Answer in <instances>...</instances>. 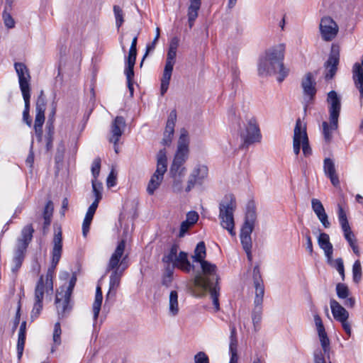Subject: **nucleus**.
<instances>
[{"label": "nucleus", "instance_id": "f257e3e1", "mask_svg": "<svg viewBox=\"0 0 363 363\" xmlns=\"http://www.w3.org/2000/svg\"><path fill=\"white\" fill-rule=\"evenodd\" d=\"M202 274H197L194 278V285L203 292L208 291L212 299L215 311L220 310L219 276L217 274V267L206 260L199 262Z\"/></svg>", "mask_w": 363, "mask_h": 363}, {"label": "nucleus", "instance_id": "f03ea898", "mask_svg": "<svg viewBox=\"0 0 363 363\" xmlns=\"http://www.w3.org/2000/svg\"><path fill=\"white\" fill-rule=\"evenodd\" d=\"M285 45L279 44L269 49L265 56L260 57L258 64V73L260 76L279 74L277 80L281 82L288 75L289 71L284 66Z\"/></svg>", "mask_w": 363, "mask_h": 363}, {"label": "nucleus", "instance_id": "7ed1b4c3", "mask_svg": "<svg viewBox=\"0 0 363 363\" xmlns=\"http://www.w3.org/2000/svg\"><path fill=\"white\" fill-rule=\"evenodd\" d=\"M236 208L235 198L233 194L226 195L219 205V219L221 226L231 235H235L234 211Z\"/></svg>", "mask_w": 363, "mask_h": 363}, {"label": "nucleus", "instance_id": "20e7f679", "mask_svg": "<svg viewBox=\"0 0 363 363\" xmlns=\"http://www.w3.org/2000/svg\"><path fill=\"white\" fill-rule=\"evenodd\" d=\"M189 139L188 136V131L186 129L182 128L180 131L177 150L170 167L172 171H177V169L186 170V167H184V164L188 160L189 155Z\"/></svg>", "mask_w": 363, "mask_h": 363}, {"label": "nucleus", "instance_id": "39448f33", "mask_svg": "<svg viewBox=\"0 0 363 363\" xmlns=\"http://www.w3.org/2000/svg\"><path fill=\"white\" fill-rule=\"evenodd\" d=\"M165 149L160 150L157 155V168L152 175L147 186L149 195H153L159 188L164 179V174L167 169V158Z\"/></svg>", "mask_w": 363, "mask_h": 363}, {"label": "nucleus", "instance_id": "423d86ee", "mask_svg": "<svg viewBox=\"0 0 363 363\" xmlns=\"http://www.w3.org/2000/svg\"><path fill=\"white\" fill-rule=\"evenodd\" d=\"M62 252V231L60 229L57 233H55L52 240V250L51 252L52 261L51 266L48 269L45 279L44 281L47 282V287L50 290H53V282H52V274L54 270L60 262Z\"/></svg>", "mask_w": 363, "mask_h": 363}, {"label": "nucleus", "instance_id": "0eeeda50", "mask_svg": "<svg viewBox=\"0 0 363 363\" xmlns=\"http://www.w3.org/2000/svg\"><path fill=\"white\" fill-rule=\"evenodd\" d=\"M125 247V240H121L111 255L109 262L106 267V272L114 271L116 269H120L125 271L128 268V264L126 259L128 255L123 257L124 251Z\"/></svg>", "mask_w": 363, "mask_h": 363}, {"label": "nucleus", "instance_id": "6e6552de", "mask_svg": "<svg viewBox=\"0 0 363 363\" xmlns=\"http://www.w3.org/2000/svg\"><path fill=\"white\" fill-rule=\"evenodd\" d=\"M177 50L168 49L165 65L161 78L160 93L162 96L167 91L172 77L173 68L176 62Z\"/></svg>", "mask_w": 363, "mask_h": 363}, {"label": "nucleus", "instance_id": "1a4fd4ad", "mask_svg": "<svg viewBox=\"0 0 363 363\" xmlns=\"http://www.w3.org/2000/svg\"><path fill=\"white\" fill-rule=\"evenodd\" d=\"M243 140L242 147H248L250 145L260 142L262 135L257 121L252 118L248 120L245 131L240 134Z\"/></svg>", "mask_w": 363, "mask_h": 363}, {"label": "nucleus", "instance_id": "9d476101", "mask_svg": "<svg viewBox=\"0 0 363 363\" xmlns=\"http://www.w3.org/2000/svg\"><path fill=\"white\" fill-rule=\"evenodd\" d=\"M327 101L330 104L328 108L330 122L333 128L337 129L338 118L341 110L340 98L338 96L336 91H330L328 94Z\"/></svg>", "mask_w": 363, "mask_h": 363}, {"label": "nucleus", "instance_id": "9b49d317", "mask_svg": "<svg viewBox=\"0 0 363 363\" xmlns=\"http://www.w3.org/2000/svg\"><path fill=\"white\" fill-rule=\"evenodd\" d=\"M257 220L255 204L253 201H250L247 205V211L245 222L242 226L240 237H251Z\"/></svg>", "mask_w": 363, "mask_h": 363}, {"label": "nucleus", "instance_id": "f8f14e48", "mask_svg": "<svg viewBox=\"0 0 363 363\" xmlns=\"http://www.w3.org/2000/svg\"><path fill=\"white\" fill-rule=\"evenodd\" d=\"M318 337L320 339V345L322 347L321 350H316L314 352V363H327V360H330V340L327 335L325 330L318 332Z\"/></svg>", "mask_w": 363, "mask_h": 363}, {"label": "nucleus", "instance_id": "ddd939ff", "mask_svg": "<svg viewBox=\"0 0 363 363\" xmlns=\"http://www.w3.org/2000/svg\"><path fill=\"white\" fill-rule=\"evenodd\" d=\"M340 60L339 47L333 45L328 59L324 63V77L325 80H330L334 77L337 70V65Z\"/></svg>", "mask_w": 363, "mask_h": 363}, {"label": "nucleus", "instance_id": "4468645a", "mask_svg": "<svg viewBox=\"0 0 363 363\" xmlns=\"http://www.w3.org/2000/svg\"><path fill=\"white\" fill-rule=\"evenodd\" d=\"M14 67L18 77L20 89L22 95L30 94V86L29 81L30 76L27 67L22 62H16Z\"/></svg>", "mask_w": 363, "mask_h": 363}, {"label": "nucleus", "instance_id": "2eb2a0df", "mask_svg": "<svg viewBox=\"0 0 363 363\" xmlns=\"http://www.w3.org/2000/svg\"><path fill=\"white\" fill-rule=\"evenodd\" d=\"M320 30L323 39L325 41H331L337 34L338 26L333 18L325 16L320 21Z\"/></svg>", "mask_w": 363, "mask_h": 363}, {"label": "nucleus", "instance_id": "dca6fc26", "mask_svg": "<svg viewBox=\"0 0 363 363\" xmlns=\"http://www.w3.org/2000/svg\"><path fill=\"white\" fill-rule=\"evenodd\" d=\"M208 173V169L207 166L203 164H197L192 172H191L188 182L187 186L185 189L186 192L190 191L195 184H201L203 181L207 177Z\"/></svg>", "mask_w": 363, "mask_h": 363}, {"label": "nucleus", "instance_id": "f3484780", "mask_svg": "<svg viewBox=\"0 0 363 363\" xmlns=\"http://www.w3.org/2000/svg\"><path fill=\"white\" fill-rule=\"evenodd\" d=\"M71 296L63 291H57L55 303L60 318H63L71 311L72 307L70 303Z\"/></svg>", "mask_w": 363, "mask_h": 363}, {"label": "nucleus", "instance_id": "a211bd4d", "mask_svg": "<svg viewBox=\"0 0 363 363\" xmlns=\"http://www.w3.org/2000/svg\"><path fill=\"white\" fill-rule=\"evenodd\" d=\"M253 282L255 289V297L254 303L256 307H259L262 306L263 302L264 286L259 267L257 266L255 267L253 269Z\"/></svg>", "mask_w": 363, "mask_h": 363}, {"label": "nucleus", "instance_id": "6ab92c4d", "mask_svg": "<svg viewBox=\"0 0 363 363\" xmlns=\"http://www.w3.org/2000/svg\"><path fill=\"white\" fill-rule=\"evenodd\" d=\"M125 127V121L123 116H116L111 124V138L109 139L111 143L115 145V151L117 153L118 149L116 145L122 135L124 128Z\"/></svg>", "mask_w": 363, "mask_h": 363}, {"label": "nucleus", "instance_id": "aec40b11", "mask_svg": "<svg viewBox=\"0 0 363 363\" xmlns=\"http://www.w3.org/2000/svg\"><path fill=\"white\" fill-rule=\"evenodd\" d=\"M53 203L52 201H48L44 208L42 216H38L36 218L35 222L39 225L42 223V231L43 235L46 234L49 226L51 223V218L53 213Z\"/></svg>", "mask_w": 363, "mask_h": 363}, {"label": "nucleus", "instance_id": "412c9836", "mask_svg": "<svg viewBox=\"0 0 363 363\" xmlns=\"http://www.w3.org/2000/svg\"><path fill=\"white\" fill-rule=\"evenodd\" d=\"M34 231L32 224L25 225L21 230V236L17 240L16 248L26 251L33 239Z\"/></svg>", "mask_w": 363, "mask_h": 363}, {"label": "nucleus", "instance_id": "4be33fe9", "mask_svg": "<svg viewBox=\"0 0 363 363\" xmlns=\"http://www.w3.org/2000/svg\"><path fill=\"white\" fill-rule=\"evenodd\" d=\"M352 79L355 87L359 91V99H363V66L359 62L354 64L352 67Z\"/></svg>", "mask_w": 363, "mask_h": 363}, {"label": "nucleus", "instance_id": "5701e85b", "mask_svg": "<svg viewBox=\"0 0 363 363\" xmlns=\"http://www.w3.org/2000/svg\"><path fill=\"white\" fill-rule=\"evenodd\" d=\"M323 170L325 175L329 177L332 184L335 187L340 185L339 177L336 174L334 162L330 158H325L323 162Z\"/></svg>", "mask_w": 363, "mask_h": 363}, {"label": "nucleus", "instance_id": "b1692460", "mask_svg": "<svg viewBox=\"0 0 363 363\" xmlns=\"http://www.w3.org/2000/svg\"><path fill=\"white\" fill-rule=\"evenodd\" d=\"M186 170L177 171L169 169V175L172 179V190L175 193H180L183 189V178L185 176Z\"/></svg>", "mask_w": 363, "mask_h": 363}, {"label": "nucleus", "instance_id": "393cba45", "mask_svg": "<svg viewBox=\"0 0 363 363\" xmlns=\"http://www.w3.org/2000/svg\"><path fill=\"white\" fill-rule=\"evenodd\" d=\"M330 305L333 315L337 321L345 320V319L349 318L348 311L336 300L331 299Z\"/></svg>", "mask_w": 363, "mask_h": 363}, {"label": "nucleus", "instance_id": "a878e982", "mask_svg": "<svg viewBox=\"0 0 363 363\" xmlns=\"http://www.w3.org/2000/svg\"><path fill=\"white\" fill-rule=\"evenodd\" d=\"M315 84L313 74L311 72L307 73L301 82L304 94L313 98L316 93Z\"/></svg>", "mask_w": 363, "mask_h": 363}, {"label": "nucleus", "instance_id": "bb28decb", "mask_svg": "<svg viewBox=\"0 0 363 363\" xmlns=\"http://www.w3.org/2000/svg\"><path fill=\"white\" fill-rule=\"evenodd\" d=\"M318 244L320 249L324 252L326 258H330L333 255V246L330 242V237L325 233H320L318 238Z\"/></svg>", "mask_w": 363, "mask_h": 363}, {"label": "nucleus", "instance_id": "cd10ccee", "mask_svg": "<svg viewBox=\"0 0 363 363\" xmlns=\"http://www.w3.org/2000/svg\"><path fill=\"white\" fill-rule=\"evenodd\" d=\"M177 267L185 272H190L194 269V266L190 263L187 258V253L180 252L172 264V268Z\"/></svg>", "mask_w": 363, "mask_h": 363}, {"label": "nucleus", "instance_id": "c85d7f7f", "mask_svg": "<svg viewBox=\"0 0 363 363\" xmlns=\"http://www.w3.org/2000/svg\"><path fill=\"white\" fill-rule=\"evenodd\" d=\"M307 140H308V138L306 132V125L301 121V118H298L294 130L293 141H300V143H303Z\"/></svg>", "mask_w": 363, "mask_h": 363}, {"label": "nucleus", "instance_id": "c756f323", "mask_svg": "<svg viewBox=\"0 0 363 363\" xmlns=\"http://www.w3.org/2000/svg\"><path fill=\"white\" fill-rule=\"evenodd\" d=\"M111 272V274L109 279V291L108 294L106 295L107 298L112 292L113 293V295H115L118 288L120 286L121 279L124 272V271H121V269H118Z\"/></svg>", "mask_w": 363, "mask_h": 363}, {"label": "nucleus", "instance_id": "7c9ffc66", "mask_svg": "<svg viewBox=\"0 0 363 363\" xmlns=\"http://www.w3.org/2000/svg\"><path fill=\"white\" fill-rule=\"evenodd\" d=\"M53 290H50L47 287V282L44 281V277L41 276L36 284L35 289V301H43L45 292L52 293Z\"/></svg>", "mask_w": 363, "mask_h": 363}, {"label": "nucleus", "instance_id": "2f4dec72", "mask_svg": "<svg viewBox=\"0 0 363 363\" xmlns=\"http://www.w3.org/2000/svg\"><path fill=\"white\" fill-rule=\"evenodd\" d=\"M26 250L16 248L14 251L13 257L12 259L11 271L13 273L16 274L21 268L22 263L25 258Z\"/></svg>", "mask_w": 363, "mask_h": 363}, {"label": "nucleus", "instance_id": "473e14b6", "mask_svg": "<svg viewBox=\"0 0 363 363\" xmlns=\"http://www.w3.org/2000/svg\"><path fill=\"white\" fill-rule=\"evenodd\" d=\"M103 300V295L101 289L99 286L96 287V294L94 301L93 303L92 309H93V315L94 320L96 321L99 317V314L101 310V304Z\"/></svg>", "mask_w": 363, "mask_h": 363}, {"label": "nucleus", "instance_id": "72a5a7b5", "mask_svg": "<svg viewBox=\"0 0 363 363\" xmlns=\"http://www.w3.org/2000/svg\"><path fill=\"white\" fill-rule=\"evenodd\" d=\"M326 259L327 263L338 272L342 280L344 281L345 278V274L343 259L341 257L334 259L333 255L330 256V258Z\"/></svg>", "mask_w": 363, "mask_h": 363}, {"label": "nucleus", "instance_id": "f704fd0d", "mask_svg": "<svg viewBox=\"0 0 363 363\" xmlns=\"http://www.w3.org/2000/svg\"><path fill=\"white\" fill-rule=\"evenodd\" d=\"M137 41L138 36H135L132 40L130 48L128 52V55L125 59V65L135 66L137 56Z\"/></svg>", "mask_w": 363, "mask_h": 363}, {"label": "nucleus", "instance_id": "c9c22d12", "mask_svg": "<svg viewBox=\"0 0 363 363\" xmlns=\"http://www.w3.org/2000/svg\"><path fill=\"white\" fill-rule=\"evenodd\" d=\"M206 256V251L205 243L203 242H199L194 250V255L192 256V258L194 262L199 263L205 261Z\"/></svg>", "mask_w": 363, "mask_h": 363}, {"label": "nucleus", "instance_id": "e433bc0d", "mask_svg": "<svg viewBox=\"0 0 363 363\" xmlns=\"http://www.w3.org/2000/svg\"><path fill=\"white\" fill-rule=\"evenodd\" d=\"M169 309V313L172 316L177 315L179 313L178 294L176 291H172L170 292Z\"/></svg>", "mask_w": 363, "mask_h": 363}, {"label": "nucleus", "instance_id": "4c0bfd02", "mask_svg": "<svg viewBox=\"0 0 363 363\" xmlns=\"http://www.w3.org/2000/svg\"><path fill=\"white\" fill-rule=\"evenodd\" d=\"M125 75L127 79V86L130 91V96H133L134 88H133V77H134V66L125 65Z\"/></svg>", "mask_w": 363, "mask_h": 363}, {"label": "nucleus", "instance_id": "58836bf2", "mask_svg": "<svg viewBox=\"0 0 363 363\" xmlns=\"http://www.w3.org/2000/svg\"><path fill=\"white\" fill-rule=\"evenodd\" d=\"M176 121H177V111H176V110L174 109L169 113V114L168 116L164 133H169V134L174 135Z\"/></svg>", "mask_w": 363, "mask_h": 363}, {"label": "nucleus", "instance_id": "ea45409f", "mask_svg": "<svg viewBox=\"0 0 363 363\" xmlns=\"http://www.w3.org/2000/svg\"><path fill=\"white\" fill-rule=\"evenodd\" d=\"M22 96L25 103V108L23 112V120L29 127H30L32 124V119L29 115L30 94H23Z\"/></svg>", "mask_w": 363, "mask_h": 363}, {"label": "nucleus", "instance_id": "a19ab883", "mask_svg": "<svg viewBox=\"0 0 363 363\" xmlns=\"http://www.w3.org/2000/svg\"><path fill=\"white\" fill-rule=\"evenodd\" d=\"M179 250V245L177 244H173L169 251V252L164 255L162 261L169 265L174 264L177 258V252Z\"/></svg>", "mask_w": 363, "mask_h": 363}, {"label": "nucleus", "instance_id": "79ce46f5", "mask_svg": "<svg viewBox=\"0 0 363 363\" xmlns=\"http://www.w3.org/2000/svg\"><path fill=\"white\" fill-rule=\"evenodd\" d=\"M12 7L10 8L9 4H7V2H6V6L2 13V17L4 24L8 28H12L15 26V21L10 14V11Z\"/></svg>", "mask_w": 363, "mask_h": 363}, {"label": "nucleus", "instance_id": "37998d69", "mask_svg": "<svg viewBox=\"0 0 363 363\" xmlns=\"http://www.w3.org/2000/svg\"><path fill=\"white\" fill-rule=\"evenodd\" d=\"M362 278V270L361 262L359 259L356 260L352 266V279L355 284H359Z\"/></svg>", "mask_w": 363, "mask_h": 363}, {"label": "nucleus", "instance_id": "c03bdc74", "mask_svg": "<svg viewBox=\"0 0 363 363\" xmlns=\"http://www.w3.org/2000/svg\"><path fill=\"white\" fill-rule=\"evenodd\" d=\"M241 244L242 245L243 250L247 254V257L249 261L252 260V238L251 237H240Z\"/></svg>", "mask_w": 363, "mask_h": 363}, {"label": "nucleus", "instance_id": "a18cd8bd", "mask_svg": "<svg viewBox=\"0 0 363 363\" xmlns=\"http://www.w3.org/2000/svg\"><path fill=\"white\" fill-rule=\"evenodd\" d=\"M26 332L18 331V337L17 342V353L18 359H20L23 355L24 345L26 342Z\"/></svg>", "mask_w": 363, "mask_h": 363}, {"label": "nucleus", "instance_id": "49530a36", "mask_svg": "<svg viewBox=\"0 0 363 363\" xmlns=\"http://www.w3.org/2000/svg\"><path fill=\"white\" fill-rule=\"evenodd\" d=\"M322 126L324 140L326 143H330L333 138L332 131L335 130V129L332 128L330 123L329 125L326 121L323 122Z\"/></svg>", "mask_w": 363, "mask_h": 363}, {"label": "nucleus", "instance_id": "de8ad7c7", "mask_svg": "<svg viewBox=\"0 0 363 363\" xmlns=\"http://www.w3.org/2000/svg\"><path fill=\"white\" fill-rule=\"evenodd\" d=\"M337 296L340 299H345L349 296L350 290L347 285L342 283H338L336 285Z\"/></svg>", "mask_w": 363, "mask_h": 363}, {"label": "nucleus", "instance_id": "09e8293b", "mask_svg": "<svg viewBox=\"0 0 363 363\" xmlns=\"http://www.w3.org/2000/svg\"><path fill=\"white\" fill-rule=\"evenodd\" d=\"M92 191L95 196V199H102V190L103 186L101 182L97 181L96 179H92Z\"/></svg>", "mask_w": 363, "mask_h": 363}, {"label": "nucleus", "instance_id": "8fccbe9b", "mask_svg": "<svg viewBox=\"0 0 363 363\" xmlns=\"http://www.w3.org/2000/svg\"><path fill=\"white\" fill-rule=\"evenodd\" d=\"M338 219L342 230L350 228L346 213L340 206L338 209Z\"/></svg>", "mask_w": 363, "mask_h": 363}, {"label": "nucleus", "instance_id": "3c124183", "mask_svg": "<svg viewBox=\"0 0 363 363\" xmlns=\"http://www.w3.org/2000/svg\"><path fill=\"white\" fill-rule=\"evenodd\" d=\"M200 8L189 6L188 8V22L190 28L194 26V21L198 17V11Z\"/></svg>", "mask_w": 363, "mask_h": 363}, {"label": "nucleus", "instance_id": "603ef678", "mask_svg": "<svg viewBox=\"0 0 363 363\" xmlns=\"http://www.w3.org/2000/svg\"><path fill=\"white\" fill-rule=\"evenodd\" d=\"M113 12L116 18V26L119 28L124 22L123 10L119 6L115 5L113 6Z\"/></svg>", "mask_w": 363, "mask_h": 363}, {"label": "nucleus", "instance_id": "864d4df0", "mask_svg": "<svg viewBox=\"0 0 363 363\" xmlns=\"http://www.w3.org/2000/svg\"><path fill=\"white\" fill-rule=\"evenodd\" d=\"M76 281H77V277L74 274L69 280V285L68 286H62L60 288V289H58V290L63 291L65 293H67V295H72L74 287L76 284Z\"/></svg>", "mask_w": 363, "mask_h": 363}, {"label": "nucleus", "instance_id": "5fc2aeb1", "mask_svg": "<svg viewBox=\"0 0 363 363\" xmlns=\"http://www.w3.org/2000/svg\"><path fill=\"white\" fill-rule=\"evenodd\" d=\"M311 207L316 216L325 211L323 205L318 199L311 200Z\"/></svg>", "mask_w": 363, "mask_h": 363}, {"label": "nucleus", "instance_id": "6e6d98bb", "mask_svg": "<svg viewBox=\"0 0 363 363\" xmlns=\"http://www.w3.org/2000/svg\"><path fill=\"white\" fill-rule=\"evenodd\" d=\"M46 106V100L45 97L43 95V91H40L39 96L38 97L36 105H35V111H45Z\"/></svg>", "mask_w": 363, "mask_h": 363}, {"label": "nucleus", "instance_id": "4d7b16f0", "mask_svg": "<svg viewBox=\"0 0 363 363\" xmlns=\"http://www.w3.org/2000/svg\"><path fill=\"white\" fill-rule=\"evenodd\" d=\"M62 333L60 323L57 322L54 326L53 331V342L55 345H59L61 343L60 335Z\"/></svg>", "mask_w": 363, "mask_h": 363}, {"label": "nucleus", "instance_id": "13d9d810", "mask_svg": "<svg viewBox=\"0 0 363 363\" xmlns=\"http://www.w3.org/2000/svg\"><path fill=\"white\" fill-rule=\"evenodd\" d=\"M42 309L43 301H35V303L30 314V317L33 320L39 316Z\"/></svg>", "mask_w": 363, "mask_h": 363}, {"label": "nucleus", "instance_id": "bf43d9fd", "mask_svg": "<svg viewBox=\"0 0 363 363\" xmlns=\"http://www.w3.org/2000/svg\"><path fill=\"white\" fill-rule=\"evenodd\" d=\"M100 168H101V159L100 158H96L91 165V173L94 177L93 179H96L97 177L99 174L100 172Z\"/></svg>", "mask_w": 363, "mask_h": 363}, {"label": "nucleus", "instance_id": "052dcab7", "mask_svg": "<svg viewBox=\"0 0 363 363\" xmlns=\"http://www.w3.org/2000/svg\"><path fill=\"white\" fill-rule=\"evenodd\" d=\"M229 348L238 349V340H237V337H236V329L234 326H232L230 328Z\"/></svg>", "mask_w": 363, "mask_h": 363}, {"label": "nucleus", "instance_id": "680f3d73", "mask_svg": "<svg viewBox=\"0 0 363 363\" xmlns=\"http://www.w3.org/2000/svg\"><path fill=\"white\" fill-rule=\"evenodd\" d=\"M194 363H209V358L204 352H199L194 355Z\"/></svg>", "mask_w": 363, "mask_h": 363}, {"label": "nucleus", "instance_id": "e2e57ef3", "mask_svg": "<svg viewBox=\"0 0 363 363\" xmlns=\"http://www.w3.org/2000/svg\"><path fill=\"white\" fill-rule=\"evenodd\" d=\"M343 234L345 240L347 241L349 245H352L354 242H357V240L355 238V235L351 230V228H347V230H343Z\"/></svg>", "mask_w": 363, "mask_h": 363}, {"label": "nucleus", "instance_id": "0e129e2a", "mask_svg": "<svg viewBox=\"0 0 363 363\" xmlns=\"http://www.w3.org/2000/svg\"><path fill=\"white\" fill-rule=\"evenodd\" d=\"M157 41H158V35H156L153 41L151 43L147 45L146 52L143 57L142 62L140 63V66L143 65V61H144L145 58L148 55L149 52H150L155 50V45L157 43Z\"/></svg>", "mask_w": 363, "mask_h": 363}, {"label": "nucleus", "instance_id": "69168bd1", "mask_svg": "<svg viewBox=\"0 0 363 363\" xmlns=\"http://www.w3.org/2000/svg\"><path fill=\"white\" fill-rule=\"evenodd\" d=\"M34 125L43 126L45 122V111H35Z\"/></svg>", "mask_w": 363, "mask_h": 363}, {"label": "nucleus", "instance_id": "338daca9", "mask_svg": "<svg viewBox=\"0 0 363 363\" xmlns=\"http://www.w3.org/2000/svg\"><path fill=\"white\" fill-rule=\"evenodd\" d=\"M252 321L255 325H258L261 321V306L256 307L252 313Z\"/></svg>", "mask_w": 363, "mask_h": 363}, {"label": "nucleus", "instance_id": "774afa93", "mask_svg": "<svg viewBox=\"0 0 363 363\" xmlns=\"http://www.w3.org/2000/svg\"><path fill=\"white\" fill-rule=\"evenodd\" d=\"M199 219V214L196 211H189L186 214V220L188 221L192 225L195 224Z\"/></svg>", "mask_w": 363, "mask_h": 363}]
</instances>
